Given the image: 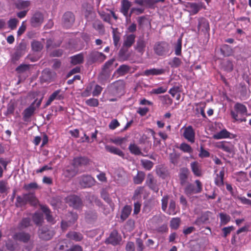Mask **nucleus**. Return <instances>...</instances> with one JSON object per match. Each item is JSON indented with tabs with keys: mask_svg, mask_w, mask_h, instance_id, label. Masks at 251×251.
<instances>
[{
	"mask_svg": "<svg viewBox=\"0 0 251 251\" xmlns=\"http://www.w3.org/2000/svg\"><path fill=\"white\" fill-rule=\"evenodd\" d=\"M105 148L106 151H107L109 152H110L111 153L118 155L119 156L122 157L123 158L124 157V153L121 150L115 147L106 145L105 146Z\"/></svg>",
	"mask_w": 251,
	"mask_h": 251,
	"instance_id": "obj_32",
	"label": "nucleus"
},
{
	"mask_svg": "<svg viewBox=\"0 0 251 251\" xmlns=\"http://www.w3.org/2000/svg\"><path fill=\"white\" fill-rule=\"evenodd\" d=\"M179 149L184 152L191 153L193 151L191 147L187 143H182L180 144Z\"/></svg>",
	"mask_w": 251,
	"mask_h": 251,
	"instance_id": "obj_57",
	"label": "nucleus"
},
{
	"mask_svg": "<svg viewBox=\"0 0 251 251\" xmlns=\"http://www.w3.org/2000/svg\"><path fill=\"white\" fill-rule=\"evenodd\" d=\"M96 180L90 175H83L79 177V183L84 188H90L95 184Z\"/></svg>",
	"mask_w": 251,
	"mask_h": 251,
	"instance_id": "obj_8",
	"label": "nucleus"
},
{
	"mask_svg": "<svg viewBox=\"0 0 251 251\" xmlns=\"http://www.w3.org/2000/svg\"><path fill=\"white\" fill-rule=\"evenodd\" d=\"M220 51L224 57L232 56L234 53V50L232 48L227 44H223L221 46Z\"/></svg>",
	"mask_w": 251,
	"mask_h": 251,
	"instance_id": "obj_28",
	"label": "nucleus"
},
{
	"mask_svg": "<svg viewBox=\"0 0 251 251\" xmlns=\"http://www.w3.org/2000/svg\"><path fill=\"white\" fill-rule=\"evenodd\" d=\"M197 29L199 33L209 36L210 28L208 20L204 17L199 18L198 19Z\"/></svg>",
	"mask_w": 251,
	"mask_h": 251,
	"instance_id": "obj_5",
	"label": "nucleus"
},
{
	"mask_svg": "<svg viewBox=\"0 0 251 251\" xmlns=\"http://www.w3.org/2000/svg\"><path fill=\"white\" fill-rule=\"evenodd\" d=\"M121 240V237L119 235L116 230H113L110 234L109 236L106 239L105 243L111 244L113 246L118 245Z\"/></svg>",
	"mask_w": 251,
	"mask_h": 251,
	"instance_id": "obj_10",
	"label": "nucleus"
},
{
	"mask_svg": "<svg viewBox=\"0 0 251 251\" xmlns=\"http://www.w3.org/2000/svg\"><path fill=\"white\" fill-rule=\"evenodd\" d=\"M170 160L171 163L174 165L177 164L178 162L179 155L176 153H170L169 155Z\"/></svg>",
	"mask_w": 251,
	"mask_h": 251,
	"instance_id": "obj_62",
	"label": "nucleus"
},
{
	"mask_svg": "<svg viewBox=\"0 0 251 251\" xmlns=\"http://www.w3.org/2000/svg\"><path fill=\"white\" fill-rule=\"evenodd\" d=\"M98 14L103 21L110 24L111 16L104 11H98Z\"/></svg>",
	"mask_w": 251,
	"mask_h": 251,
	"instance_id": "obj_55",
	"label": "nucleus"
},
{
	"mask_svg": "<svg viewBox=\"0 0 251 251\" xmlns=\"http://www.w3.org/2000/svg\"><path fill=\"white\" fill-rule=\"evenodd\" d=\"M130 69V68L128 65H122L117 70V72L120 75H124L129 72Z\"/></svg>",
	"mask_w": 251,
	"mask_h": 251,
	"instance_id": "obj_45",
	"label": "nucleus"
},
{
	"mask_svg": "<svg viewBox=\"0 0 251 251\" xmlns=\"http://www.w3.org/2000/svg\"><path fill=\"white\" fill-rule=\"evenodd\" d=\"M190 173L189 169L186 167H182L180 169L178 177L181 185H184L187 183Z\"/></svg>",
	"mask_w": 251,
	"mask_h": 251,
	"instance_id": "obj_20",
	"label": "nucleus"
},
{
	"mask_svg": "<svg viewBox=\"0 0 251 251\" xmlns=\"http://www.w3.org/2000/svg\"><path fill=\"white\" fill-rule=\"evenodd\" d=\"M196 186L191 183H188L184 188V192L185 194L187 197H190L192 195L196 194H199L202 191V184L201 182L197 179L195 181Z\"/></svg>",
	"mask_w": 251,
	"mask_h": 251,
	"instance_id": "obj_3",
	"label": "nucleus"
},
{
	"mask_svg": "<svg viewBox=\"0 0 251 251\" xmlns=\"http://www.w3.org/2000/svg\"><path fill=\"white\" fill-rule=\"evenodd\" d=\"M90 161V159L86 156H76L74 158L72 165L75 168H78L89 165Z\"/></svg>",
	"mask_w": 251,
	"mask_h": 251,
	"instance_id": "obj_7",
	"label": "nucleus"
},
{
	"mask_svg": "<svg viewBox=\"0 0 251 251\" xmlns=\"http://www.w3.org/2000/svg\"><path fill=\"white\" fill-rule=\"evenodd\" d=\"M141 164L144 168L148 171L151 170L153 166V162L149 160H142Z\"/></svg>",
	"mask_w": 251,
	"mask_h": 251,
	"instance_id": "obj_56",
	"label": "nucleus"
},
{
	"mask_svg": "<svg viewBox=\"0 0 251 251\" xmlns=\"http://www.w3.org/2000/svg\"><path fill=\"white\" fill-rule=\"evenodd\" d=\"M167 213L169 215H175L176 213V202L173 200H171L170 201L169 208Z\"/></svg>",
	"mask_w": 251,
	"mask_h": 251,
	"instance_id": "obj_51",
	"label": "nucleus"
},
{
	"mask_svg": "<svg viewBox=\"0 0 251 251\" xmlns=\"http://www.w3.org/2000/svg\"><path fill=\"white\" fill-rule=\"evenodd\" d=\"M53 73L49 69H45L42 74V79L44 82L50 81L52 78Z\"/></svg>",
	"mask_w": 251,
	"mask_h": 251,
	"instance_id": "obj_38",
	"label": "nucleus"
},
{
	"mask_svg": "<svg viewBox=\"0 0 251 251\" xmlns=\"http://www.w3.org/2000/svg\"><path fill=\"white\" fill-rule=\"evenodd\" d=\"M30 4L31 2L30 0H18L15 3V6L17 9L21 10L27 8Z\"/></svg>",
	"mask_w": 251,
	"mask_h": 251,
	"instance_id": "obj_41",
	"label": "nucleus"
},
{
	"mask_svg": "<svg viewBox=\"0 0 251 251\" xmlns=\"http://www.w3.org/2000/svg\"><path fill=\"white\" fill-rule=\"evenodd\" d=\"M44 21L43 14L39 12H36L32 16L30 20V23L33 27H36L40 25Z\"/></svg>",
	"mask_w": 251,
	"mask_h": 251,
	"instance_id": "obj_19",
	"label": "nucleus"
},
{
	"mask_svg": "<svg viewBox=\"0 0 251 251\" xmlns=\"http://www.w3.org/2000/svg\"><path fill=\"white\" fill-rule=\"evenodd\" d=\"M61 42L58 43H54L53 41L51 39H49L47 40L46 42V48L47 49H53L58 47H59Z\"/></svg>",
	"mask_w": 251,
	"mask_h": 251,
	"instance_id": "obj_58",
	"label": "nucleus"
},
{
	"mask_svg": "<svg viewBox=\"0 0 251 251\" xmlns=\"http://www.w3.org/2000/svg\"><path fill=\"white\" fill-rule=\"evenodd\" d=\"M31 48L34 51H40L43 48V44L39 41L34 40L31 43Z\"/></svg>",
	"mask_w": 251,
	"mask_h": 251,
	"instance_id": "obj_52",
	"label": "nucleus"
},
{
	"mask_svg": "<svg viewBox=\"0 0 251 251\" xmlns=\"http://www.w3.org/2000/svg\"><path fill=\"white\" fill-rule=\"evenodd\" d=\"M85 103L91 107H97L99 105V100L95 98H90L86 100Z\"/></svg>",
	"mask_w": 251,
	"mask_h": 251,
	"instance_id": "obj_59",
	"label": "nucleus"
},
{
	"mask_svg": "<svg viewBox=\"0 0 251 251\" xmlns=\"http://www.w3.org/2000/svg\"><path fill=\"white\" fill-rule=\"evenodd\" d=\"M131 210L132 207L131 206L127 205L125 206L121 213V219L123 221L126 220L130 214Z\"/></svg>",
	"mask_w": 251,
	"mask_h": 251,
	"instance_id": "obj_37",
	"label": "nucleus"
},
{
	"mask_svg": "<svg viewBox=\"0 0 251 251\" xmlns=\"http://www.w3.org/2000/svg\"><path fill=\"white\" fill-rule=\"evenodd\" d=\"M68 242L66 239H60L56 244L55 249L56 251H63L68 248Z\"/></svg>",
	"mask_w": 251,
	"mask_h": 251,
	"instance_id": "obj_39",
	"label": "nucleus"
},
{
	"mask_svg": "<svg viewBox=\"0 0 251 251\" xmlns=\"http://www.w3.org/2000/svg\"><path fill=\"white\" fill-rule=\"evenodd\" d=\"M167 88L166 87L161 86V87H159L158 88L152 89L151 93V94L158 95V94L164 93L167 91Z\"/></svg>",
	"mask_w": 251,
	"mask_h": 251,
	"instance_id": "obj_60",
	"label": "nucleus"
},
{
	"mask_svg": "<svg viewBox=\"0 0 251 251\" xmlns=\"http://www.w3.org/2000/svg\"><path fill=\"white\" fill-rule=\"evenodd\" d=\"M131 6V3L128 0H123L121 2L120 11L125 16L128 15V12Z\"/></svg>",
	"mask_w": 251,
	"mask_h": 251,
	"instance_id": "obj_30",
	"label": "nucleus"
},
{
	"mask_svg": "<svg viewBox=\"0 0 251 251\" xmlns=\"http://www.w3.org/2000/svg\"><path fill=\"white\" fill-rule=\"evenodd\" d=\"M146 184L150 189L154 192L157 193L158 192L159 187L157 184V180L154 178L152 174L150 173L148 175Z\"/></svg>",
	"mask_w": 251,
	"mask_h": 251,
	"instance_id": "obj_14",
	"label": "nucleus"
},
{
	"mask_svg": "<svg viewBox=\"0 0 251 251\" xmlns=\"http://www.w3.org/2000/svg\"><path fill=\"white\" fill-rule=\"evenodd\" d=\"M170 49L169 43L164 41L156 42L153 47L154 53L161 56H166L169 52Z\"/></svg>",
	"mask_w": 251,
	"mask_h": 251,
	"instance_id": "obj_4",
	"label": "nucleus"
},
{
	"mask_svg": "<svg viewBox=\"0 0 251 251\" xmlns=\"http://www.w3.org/2000/svg\"><path fill=\"white\" fill-rule=\"evenodd\" d=\"M31 226V220L30 217H23L18 223L17 227L19 230H23Z\"/></svg>",
	"mask_w": 251,
	"mask_h": 251,
	"instance_id": "obj_27",
	"label": "nucleus"
},
{
	"mask_svg": "<svg viewBox=\"0 0 251 251\" xmlns=\"http://www.w3.org/2000/svg\"><path fill=\"white\" fill-rule=\"evenodd\" d=\"M182 61L178 57H175L169 63V64L172 68H178L180 66Z\"/></svg>",
	"mask_w": 251,
	"mask_h": 251,
	"instance_id": "obj_53",
	"label": "nucleus"
},
{
	"mask_svg": "<svg viewBox=\"0 0 251 251\" xmlns=\"http://www.w3.org/2000/svg\"><path fill=\"white\" fill-rule=\"evenodd\" d=\"M24 52L21 49H18L17 50L12 54L11 61L15 63L24 55Z\"/></svg>",
	"mask_w": 251,
	"mask_h": 251,
	"instance_id": "obj_43",
	"label": "nucleus"
},
{
	"mask_svg": "<svg viewBox=\"0 0 251 251\" xmlns=\"http://www.w3.org/2000/svg\"><path fill=\"white\" fill-rule=\"evenodd\" d=\"M106 56L102 52L97 51H93L91 52L89 55L90 60L92 63H101L106 59Z\"/></svg>",
	"mask_w": 251,
	"mask_h": 251,
	"instance_id": "obj_15",
	"label": "nucleus"
},
{
	"mask_svg": "<svg viewBox=\"0 0 251 251\" xmlns=\"http://www.w3.org/2000/svg\"><path fill=\"white\" fill-rule=\"evenodd\" d=\"M146 46V43L144 38L140 37L136 42L135 49L138 52L143 54L145 52Z\"/></svg>",
	"mask_w": 251,
	"mask_h": 251,
	"instance_id": "obj_26",
	"label": "nucleus"
},
{
	"mask_svg": "<svg viewBox=\"0 0 251 251\" xmlns=\"http://www.w3.org/2000/svg\"><path fill=\"white\" fill-rule=\"evenodd\" d=\"M93 27L97 30L100 34H104L105 33L104 26L100 20H96L93 23Z\"/></svg>",
	"mask_w": 251,
	"mask_h": 251,
	"instance_id": "obj_36",
	"label": "nucleus"
},
{
	"mask_svg": "<svg viewBox=\"0 0 251 251\" xmlns=\"http://www.w3.org/2000/svg\"><path fill=\"white\" fill-rule=\"evenodd\" d=\"M190 167L195 176L200 177L202 175L201 165L198 161L192 162L190 163Z\"/></svg>",
	"mask_w": 251,
	"mask_h": 251,
	"instance_id": "obj_23",
	"label": "nucleus"
},
{
	"mask_svg": "<svg viewBox=\"0 0 251 251\" xmlns=\"http://www.w3.org/2000/svg\"><path fill=\"white\" fill-rule=\"evenodd\" d=\"M183 136L191 143L195 142V132L191 126H189L184 128Z\"/></svg>",
	"mask_w": 251,
	"mask_h": 251,
	"instance_id": "obj_16",
	"label": "nucleus"
},
{
	"mask_svg": "<svg viewBox=\"0 0 251 251\" xmlns=\"http://www.w3.org/2000/svg\"><path fill=\"white\" fill-rule=\"evenodd\" d=\"M66 201L70 206H72L75 209H79L82 206V201L81 199L75 195L68 196L66 198Z\"/></svg>",
	"mask_w": 251,
	"mask_h": 251,
	"instance_id": "obj_9",
	"label": "nucleus"
},
{
	"mask_svg": "<svg viewBox=\"0 0 251 251\" xmlns=\"http://www.w3.org/2000/svg\"><path fill=\"white\" fill-rule=\"evenodd\" d=\"M38 234L40 239L43 240L48 241L53 237L55 234V232L53 230H50L43 227L39 229Z\"/></svg>",
	"mask_w": 251,
	"mask_h": 251,
	"instance_id": "obj_13",
	"label": "nucleus"
},
{
	"mask_svg": "<svg viewBox=\"0 0 251 251\" xmlns=\"http://www.w3.org/2000/svg\"><path fill=\"white\" fill-rule=\"evenodd\" d=\"M63 24L65 27H70L75 22V17L71 12H66L63 16Z\"/></svg>",
	"mask_w": 251,
	"mask_h": 251,
	"instance_id": "obj_18",
	"label": "nucleus"
},
{
	"mask_svg": "<svg viewBox=\"0 0 251 251\" xmlns=\"http://www.w3.org/2000/svg\"><path fill=\"white\" fill-rule=\"evenodd\" d=\"M70 58L71 63L74 65L81 64L84 61V56L82 53L73 55Z\"/></svg>",
	"mask_w": 251,
	"mask_h": 251,
	"instance_id": "obj_33",
	"label": "nucleus"
},
{
	"mask_svg": "<svg viewBox=\"0 0 251 251\" xmlns=\"http://www.w3.org/2000/svg\"><path fill=\"white\" fill-rule=\"evenodd\" d=\"M136 36L134 34H130L125 36L123 47L126 49L130 48L134 43Z\"/></svg>",
	"mask_w": 251,
	"mask_h": 251,
	"instance_id": "obj_25",
	"label": "nucleus"
},
{
	"mask_svg": "<svg viewBox=\"0 0 251 251\" xmlns=\"http://www.w3.org/2000/svg\"><path fill=\"white\" fill-rule=\"evenodd\" d=\"M41 209L46 215V219L47 221L52 224H54V219L51 215V211L49 208L47 206H44L42 207Z\"/></svg>",
	"mask_w": 251,
	"mask_h": 251,
	"instance_id": "obj_35",
	"label": "nucleus"
},
{
	"mask_svg": "<svg viewBox=\"0 0 251 251\" xmlns=\"http://www.w3.org/2000/svg\"><path fill=\"white\" fill-rule=\"evenodd\" d=\"M30 65L21 64L16 68V71L18 74L23 73L29 70Z\"/></svg>",
	"mask_w": 251,
	"mask_h": 251,
	"instance_id": "obj_54",
	"label": "nucleus"
},
{
	"mask_svg": "<svg viewBox=\"0 0 251 251\" xmlns=\"http://www.w3.org/2000/svg\"><path fill=\"white\" fill-rule=\"evenodd\" d=\"M237 137V135L235 134H232L229 132L226 129L224 128L219 132L214 134L213 136V138L216 140H219L222 139H234Z\"/></svg>",
	"mask_w": 251,
	"mask_h": 251,
	"instance_id": "obj_12",
	"label": "nucleus"
},
{
	"mask_svg": "<svg viewBox=\"0 0 251 251\" xmlns=\"http://www.w3.org/2000/svg\"><path fill=\"white\" fill-rule=\"evenodd\" d=\"M234 199H238L243 204L249 205L251 206V200L248 199L245 197H241L239 196L234 197Z\"/></svg>",
	"mask_w": 251,
	"mask_h": 251,
	"instance_id": "obj_64",
	"label": "nucleus"
},
{
	"mask_svg": "<svg viewBox=\"0 0 251 251\" xmlns=\"http://www.w3.org/2000/svg\"><path fill=\"white\" fill-rule=\"evenodd\" d=\"M113 93L115 94H122L124 92L125 82L123 80H118L110 85Z\"/></svg>",
	"mask_w": 251,
	"mask_h": 251,
	"instance_id": "obj_17",
	"label": "nucleus"
},
{
	"mask_svg": "<svg viewBox=\"0 0 251 251\" xmlns=\"http://www.w3.org/2000/svg\"><path fill=\"white\" fill-rule=\"evenodd\" d=\"M225 176V169L222 168V170L220 171L219 173L216 174L214 178V183L215 184L219 187H221L223 186L224 185V178Z\"/></svg>",
	"mask_w": 251,
	"mask_h": 251,
	"instance_id": "obj_24",
	"label": "nucleus"
},
{
	"mask_svg": "<svg viewBox=\"0 0 251 251\" xmlns=\"http://www.w3.org/2000/svg\"><path fill=\"white\" fill-rule=\"evenodd\" d=\"M43 97L40 100L36 99L33 101L30 105L26 108L23 112V119L25 122L28 121L29 119L34 115L35 111L37 108H38L42 103Z\"/></svg>",
	"mask_w": 251,
	"mask_h": 251,
	"instance_id": "obj_2",
	"label": "nucleus"
},
{
	"mask_svg": "<svg viewBox=\"0 0 251 251\" xmlns=\"http://www.w3.org/2000/svg\"><path fill=\"white\" fill-rule=\"evenodd\" d=\"M219 216L221 225H226L230 221L231 218L230 216L226 213H220Z\"/></svg>",
	"mask_w": 251,
	"mask_h": 251,
	"instance_id": "obj_50",
	"label": "nucleus"
},
{
	"mask_svg": "<svg viewBox=\"0 0 251 251\" xmlns=\"http://www.w3.org/2000/svg\"><path fill=\"white\" fill-rule=\"evenodd\" d=\"M222 68L224 71L227 72H231L233 70V64L232 62L228 59L223 62L222 64Z\"/></svg>",
	"mask_w": 251,
	"mask_h": 251,
	"instance_id": "obj_40",
	"label": "nucleus"
},
{
	"mask_svg": "<svg viewBox=\"0 0 251 251\" xmlns=\"http://www.w3.org/2000/svg\"><path fill=\"white\" fill-rule=\"evenodd\" d=\"M165 0H135L134 3L140 6L152 7L154 4L158 2H164Z\"/></svg>",
	"mask_w": 251,
	"mask_h": 251,
	"instance_id": "obj_22",
	"label": "nucleus"
},
{
	"mask_svg": "<svg viewBox=\"0 0 251 251\" xmlns=\"http://www.w3.org/2000/svg\"><path fill=\"white\" fill-rule=\"evenodd\" d=\"M161 100L163 104L167 106H170L173 103V100L168 95L162 96Z\"/></svg>",
	"mask_w": 251,
	"mask_h": 251,
	"instance_id": "obj_63",
	"label": "nucleus"
},
{
	"mask_svg": "<svg viewBox=\"0 0 251 251\" xmlns=\"http://www.w3.org/2000/svg\"><path fill=\"white\" fill-rule=\"evenodd\" d=\"M165 72V70L164 69L152 68L151 69L145 70L144 72V74L146 76L158 75L164 74Z\"/></svg>",
	"mask_w": 251,
	"mask_h": 251,
	"instance_id": "obj_29",
	"label": "nucleus"
},
{
	"mask_svg": "<svg viewBox=\"0 0 251 251\" xmlns=\"http://www.w3.org/2000/svg\"><path fill=\"white\" fill-rule=\"evenodd\" d=\"M233 112L235 114L238 116V114L241 115H249L248 114V109L247 107L243 104L239 102H237L234 106V110L230 111V115L231 113Z\"/></svg>",
	"mask_w": 251,
	"mask_h": 251,
	"instance_id": "obj_21",
	"label": "nucleus"
},
{
	"mask_svg": "<svg viewBox=\"0 0 251 251\" xmlns=\"http://www.w3.org/2000/svg\"><path fill=\"white\" fill-rule=\"evenodd\" d=\"M36 202L37 199L34 194L28 193L17 196L15 205L16 207L22 208L28 203L31 205H34Z\"/></svg>",
	"mask_w": 251,
	"mask_h": 251,
	"instance_id": "obj_1",
	"label": "nucleus"
},
{
	"mask_svg": "<svg viewBox=\"0 0 251 251\" xmlns=\"http://www.w3.org/2000/svg\"><path fill=\"white\" fill-rule=\"evenodd\" d=\"M182 49V38H179L177 40L175 46V53L177 56L181 55Z\"/></svg>",
	"mask_w": 251,
	"mask_h": 251,
	"instance_id": "obj_49",
	"label": "nucleus"
},
{
	"mask_svg": "<svg viewBox=\"0 0 251 251\" xmlns=\"http://www.w3.org/2000/svg\"><path fill=\"white\" fill-rule=\"evenodd\" d=\"M181 222L180 218H173L170 221V227L172 229L176 230L178 228Z\"/></svg>",
	"mask_w": 251,
	"mask_h": 251,
	"instance_id": "obj_48",
	"label": "nucleus"
},
{
	"mask_svg": "<svg viewBox=\"0 0 251 251\" xmlns=\"http://www.w3.org/2000/svg\"><path fill=\"white\" fill-rule=\"evenodd\" d=\"M169 198L168 195H165L163 197L161 200V208L164 212H166L167 210Z\"/></svg>",
	"mask_w": 251,
	"mask_h": 251,
	"instance_id": "obj_61",
	"label": "nucleus"
},
{
	"mask_svg": "<svg viewBox=\"0 0 251 251\" xmlns=\"http://www.w3.org/2000/svg\"><path fill=\"white\" fill-rule=\"evenodd\" d=\"M115 61V59H111L106 61L103 65L102 70L103 72H107L112 69V65Z\"/></svg>",
	"mask_w": 251,
	"mask_h": 251,
	"instance_id": "obj_44",
	"label": "nucleus"
},
{
	"mask_svg": "<svg viewBox=\"0 0 251 251\" xmlns=\"http://www.w3.org/2000/svg\"><path fill=\"white\" fill-rule=\"evenodd\" d=\"M32 220L36 225H41L43 221V215L38 212L35 213L32 216Z\"/></svg>",
	"mask_w": 251,
	"mask_h": 251,
	"instance_id": "obj_42",
	"label": "nucleus"
},
{
	"mask_svg": "<svg viewBox=\"0 0 251 251\" xmlns=\"http://www.w3.org/2000/svg\"><path fill=\"white\" fill-rule=\"evenodd\" d=\"M128 150L132 154L145 156L141 151L140 148L135 143H131L128 147Z\"/></svg>",
	"mask_w": 251,
	"mask_h": 251,
	"instance_id": "obj_34",
	"label": "nucleus"
},
{
	"mask_svg": "<svg viewBox=\"0 0 251 251\" xmlns=\"http://www.w3.org/2000/svg\"><path fill=\"white\" fill-rule=\"evenodd\" d=\"M189 7L191 9V12L193 14H197L201 9V6L197 3L191 2L188 3Z\"/></svg>",
	"mask_w": 251,
	"mask_h": 251,
	"instance_id": "obj_46",
	"label": "nucleus"
},
{
	"mask_svg": "<svg viewBox=\"0 0 251 251\" xmlns=\"http://www.w3.org/2000/svg\"><path fill=\"white\" fill-rule=\"evenodd\" d=\"M127 50L128 49L124 48L123 46L119 52V57L121 60L123 61L127 60L129 57V55L127 54Z\"/></svg>",
	"mask_w": 251,
	"mask_h": 251,
	"instance_id": "obj_47",
	"label": "nucleus"
},
{
	"mask_svg": "<svg viewBox=\"0 0 251 251\" xmlns=\"http://www.w3.org/2000/svg\"><path fill=\"white\" fill-rule=\"evenodd\" d=\"M217 147L228 154V156L234 154L235 147L231 142L223 141L218 143Z\"/></svg>",
	"mask_w": 251,
	"mask_h": 251,
	"instance_id": "obj_6",
	"label": "nucleus"
},
{
	"mask_svg": "<svg viewBox=\"0 0 251 251\" xmlns=\"http://www.w3.org/2000/svg\"><path fill=\"white\" fill-rule=\"evenodd\" d=\"M66 237L72 240L75 242H79L82 240L83 235L81 233L76 231H69L67 234Z\"/></svg>",
	"mask_w": 251,
	"mask_h": 251,
	"instance_id": "obj_31",
	"label": "nucleus"
},
{
	"mask_svg": "<svg viewBox=\"0 0 251 251\" xmlns=\"http://www.w3.org/2000/svg\"><path fill=\"white\" fill-rule=\"evenodd\" d=\"M30 234L24 231L16 232L13 235V239L14 240L18 241L24 243H27L30 241Z\"/></svg>",
	"mask_w": 251,
	"mask_h": 251,
	"instance_id": "obj_11",
	"label": "nucleus"
}]
</instances>
